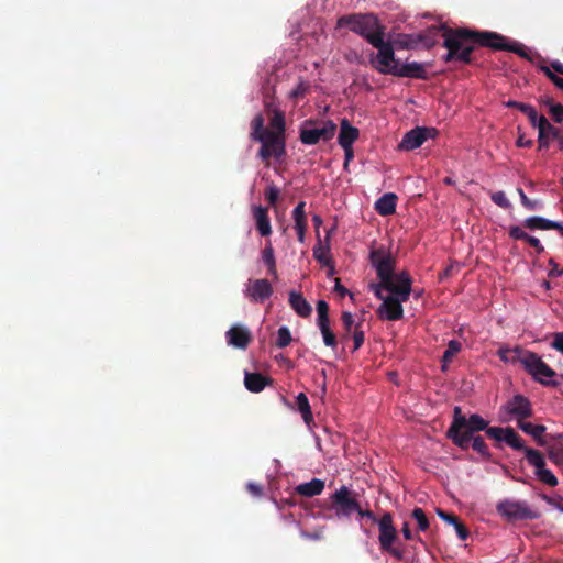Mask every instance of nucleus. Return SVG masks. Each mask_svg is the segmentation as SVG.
Returning <instances> with one entry per match:
<instances>
[{
  "label": "nucleus",
  "instance_id": "obj_1",
  "mask_svg": "<svg viewBox=\"0 0 563 563\" xmlns=\"http://www.w3.org/2000/svg\"><path fill=\"white\" fill-rule=\"evenodd\" d=\"M443 46L448 49L444 60L470 64L475 45L488 47L494 51H506L530 59L528 48L518 42L509 41L506 36L490 31H472L465 27L451 29L441 25Z\"/></svg>",
  "mask_w": 563,
  "mask_h": 563
},
{
  "label": "nucleus",
  "instance_id": "obj_2",
  "mask_svg": "<svg viewBox=\"0 0 563 563\" xmlns=\"http://www.w3.org/2000/svg\"><path fill=\"white\" fill-rule=\"evenodd\" d=\"M488 427V421L482 418L477 413H473L467 419L460 407H455L453 410V420L450 428L446 431V437L452 442L466 450L470 448L472 435L474 432L484 431Z\"/></svg>",
  "mask_w": 563,
  "mask_h": 563
},
{
  "label": "nucleus",
  "instance_id": "obj_3",
  "mask_svg": "<svg viewBox=\"0 0 563 563\" xmlns=\"http://www.w3.org/2000/svg\"><path fill=\"white\" fill-rule=\"evenodd\" d=\"M356 514L361 519L367 518L372 522L377 523L379 531L378 541L382 551L389 553L397 560L404 559V551L395 545L398 541V533L390 512H384L383 516L377 519L372 510L362 509L360 506V510Z\"/></svg>",
  "mask_w": 563,
  "mask_h": 563
},
{
  "label": "nucleus",
  "instance_id": "obj_4",
  "mask_svg": "<svg viewBox=\"0 0 563 563\" xmlns=\"http://www.w3.org/2000/svg\"><path fill=\"white\" fill-rule=\"evenodd\" d=\"M338 27H349L355 34L365 38L371 45L374 38L385 36V26L372 13H352L341 16Z\"/></svg>",
  "mask_w": 563,
  "mask_h": 563
},
{
  "label": "nucleus",
  "instance_id": "obj_5",
  "mask_svg": "<svg viewBox=\"0 0 563 563\" xmlns=\"http://www.w3.org/2000/svg\"><path fill=\"white\" fill-rule=\"evenodd\" d=\"M372 46L377 52H371L368 63L373 69L382 75L396 76L400 60L396 58L395 48L389 41H385V36L374 38Z\"/></svg>",
  "mask_w": 563,
  "mask_h": 563
},
{
  "label": "nucleus",
  "instance_id": "obj_6",
  "mask_svg": "<svg viewBox=\"0 0 563 563\" xmlns=\"http://www.w3.org/2000/svg\"><path fill=\"white\" fill-rule=\"evenodd\" d=\"M521 366L523 369L538 383L543 386H558L559 383L550 380L556 376L552 369L542 358L534 352L526 350L522 354Z\"/></svg>",
  "mask_w": 563,
  "mask_h": 563
},
{
  "label": "nucleus",
  "instance_id": "obj_7",
  "mask_svg": "<svg viewBox=\"0 0 563 563\" xmlns=\"http://www.w3.org/2000/svg\"><path fill=\"white\" fill-rule=\"evenodd\" d=\"M360 505L357 494L342 485L330 496L329 509L334 511L338 519L350 518L360 510Z\"/></svg>",
  "mask_w": 563,
  "mask_h": 563
},
{
  "label": "nucleus",
  "instance_id": "obj_8",
  "mask_svg": "<svg viewBox=\"0 0 563 563\" xmlns=\"http://www.w3.org/2000/svg\"><path fill=\"white\" fill-rule=\"evenodd\" d=\"M497 512L509 521L538 519L540 512L531 509L526 501L504 499L496 505Z\"/></svg>",
  "mask_w": 563,
  "mask_h": 563
},
{
  "label": "nucleus",
  "instance_id": "obj_9",
  "mask_svg": "<svg viewBox=\"0 0 563 563\" xmlns=\"http://www.w3.org/2000/svg\"><path fill=\"white\" fill-rule=\"evenodd\" d=\"M336 125L332 121L314 126L312 121H306L300 130V141L306 145H314L320 141H329L334 136Z\"/></svg>",
  "mask_w": 563,
  "mask_h": 563
},
{
  "label": "nucleus",
  "instance_id": "obj_10",
  "mask_svg": "<svg viewBox=\"0 0 563 563\" xmlns=\"http://www.w3.org/2000/svg\"><path fill=\"white\" fill-rule=\"evenodd\" d=\"M369 261L372 266L375 267L382 284L387 283L395 273L396 261L391 253L386 251L384 246L372 249Z\"/></svg>",
  "mask_w": 563,
  "mask_h": 563
},
{
  "label": "nucleus",
  "instance_id": "obj_11",
  "mask_svg": "<svg viewBox=\"0 0 563 563\" xmlns=\"http://www.w3.org/2000/svg\"><path fill=\"white\" fill-rule=\"evenodd\" d=\"M269 124L273 130L272 133L275 135V141L273 142L269 139V152L271 157L274 156L276 158H280L286 153V142H285V130H286V123H285V117L284 113L275 109L273 111V117L269 120Z\"/></svg>",
  "mask_w": 563,
  "mask_h": 563
},
{
  "label": "nucleus",
  "instance_id": "obj_12",
  "mask_svg": "<svg viewBox=\"0 0 563 563\" xmlns=\"http://www.w3.org/2000/svg\"><path fill=\"white\" fill-rule=\"evenodd\" d=\"M264 122H265V120L262 114H257L252 120L251 137L254 141L261 142L262 146H261L257 155L262 161H265L268 163V161L271 158L269 139L274 142L276 137H275L274 133H272L271 130L265 129Z\"/></svg>",
  "mask_w": 563,
  "mask_h": 563
},
{
  "label": "nucleus",
  "instance_id": "obj_13",
  "mask_svg": "<svg viewBox=\"0 0 563 563\" xmlns=\"http://www.w3.org/2000/svg\"><path fill=\"white\" fill-rule=\"evenodd\" d=\"M525 455L530 465H532L536 471V476L544 484L554 487L558 485V478L548 468H545V461L542 453L536 449L527 448L525 449Z\"/></svg>",
  "mask_w": 563,
  "mask_h": 563
},
{
  "label": "nucleus",
  "instance_id": "obj_14",
  "mask_svg": "<svg viewBox=\"0 0 563 563\" xmlns=\"http://www.w3.org/2000/svg\"><path fill=\"white\" fill-rule=\"evenodd\" d=\"M385 290L393 296H397L400 300H408L412 291V278L408 272L402 271L388 279L387 283L382 284Z\"/></svg>",
  "mask_w": 563,
  "mask_h": 563
},
{
  "label": "nucleus",
  "instance_id": "obj_15",
  "mask_svg": "<svg viewBox=\"0 0 563 563\" xmlns=\"http://www.w3.org/2000/svg\"><path fill=\"white\" fill-rule=\"evenodd\" d=\"M500 411L516 419V421L526 420L532 417V404L526 396L517 394L511 397L501 408Z\"/></svg>",
  "mask_w": 563,
  "mask_h": 563
},
{
  "label": "nucleus",
  "instance_id": "obj_16",
  "mask_svg": "<svg viewBox=\"0 0 563 563\" xmlns=\"http://www.w3.org/2000/svg\"><path fill=\"white\" fill-rule=\"evenodd\" d=\"M244 296L254 303H263L273 295V286L266 278L249 279L245 284Z\"/></svg>",
  "mask_w": 563,
  "mask_h": 563
},
{
  "label": "nucleus",
  "instance_id": "obj_17",
  "mask_svg": "<svg viewBox=\"0 0 563 563\" xmlns=\"http://www.w3.org/2000/svg\"><path fill=\"white\" fill-rule=\"evenodd\" d=\"M486 434L498 442L504 441L514 450L525 451L527 446L520 435L510 427H487Z\"/></svg>",
  "mask_w": 563,
  "mask_h": 563
},
{
  "label": "nucleus",
  "instance_id": "obj_18",
  "mask_svg": "<svg viewBox=\"0 0 563 563\" xmlns=\"http://www.w3.org/2000/svg\"><path fill=\"white\" fill-rule=\"evenodd\" d=\"M407 300H400L399 297L387 295L377 309V314L382 320L397 321L404 317L402 303Z\"/></svg>",
  "mask_w": 563,
  "mask_h": 563
},
{
  "label": "nucleus",
  "instance_id": "obj_19",
  "mask_svg": "<svg viewBox=\"0 0 563 563\" xmlns=\"http://www.w3.org/2000/svg\"><path fill=\"white\" fill-rule=\"evenodd\" d=\"M437 135V130L433 128H416L407 132L400 144L399 148L405 151H411L420 147L424 141L429 137H434Z\"/></svg>",
  "mask_w": 563,
  "mask_h": 563
},
{
  "label": "nucleus",
  "instance_id": "obj_20",
  "mask_svg": "<svg viewBox=\"0 0 563 563\" xmlns=\"http://www.w3.org/2000/svg\"><path fill=\"white\" fill-rule=\"evenodd\" d=\"M543 125L540 133H538L539 150H547L551 141H556L559 148L563 151V134L561 130L552 125L547 119H543Z\"/></svg>",
  "mask_w": 563,
  "mask_h": 563
},
{
  "label": "nucleus",
  "instance_id": "obj_21",
  "mask_svg": "<svg viewBox=\"0 0 563 563\" xmlns=\"http://www.w3.org/2000/svg\"><path fill=\"white\" fill-rule=\"evenodd\" d=\"M225 339L229 345L244 350L252 341V333L245 325L235 324L225 332Z\"/></svg>",
  "mask_w": 563,
  "mask_h": 563
},
{
  "label": "nucleus",
  "instance_id": "obj_22",
  "mask_svg": "<svg viewBox=\"0 0 563 563\" xmlns=\"http://www.w3.org/2000/svg\"><path fill=\"white\" fill-rule=\"evenodd\" d=\"M522 229L533 230H556L563 236V223L545 219L539 216L526 218L522 221Z\"/></svg>",
  "mask_w": 563,
  "mask_h": 563
},
{
  "label": "nucleus",
  "instance_id": "obj_23",
  "mask_svg": "<svg viewBox=\"0 0 563 563\" xmlns=\"http://www.w3.org/2000/svg\"><path fill=\"white\" fill-rule=\"evenodd\" d=\"M358 135L360 131L357 128L352 126L346 119H343L341 121L338 142L340 146L344 150L345 154H349L351 152V147L353 143L358 139Z\"/></svg>",
  "mask_w": 563,
  "mask_h": 563
},
{
  "label": "nucleus",
  "instance_id": "obj_24",
  "mask_svg": "<svg viewBox=\"0 0 563 563\" xmlns=\"http://www.w3.org/2000/svg\"><path fill=\"white\" fill-rule=\"evenodd\" d=\"M395 77H405L412 79H428V71L426 65L418 62H410L399 65Z\"/></svg>",
  "mask_w": 563,
  "mask_h": 563
},
{
  "label": "nucleus",
  "instance_id": "obj_25",
  "mask_svg": "<svg viewBox=\"0 0 563 563\" xmlns=\"http://www.w3.org/2000/svg\"><path fill=\"white\" fill-rule=\"evenodd\" d=\"M252 214L255 221V228L261 236H268L272 233L268 208L263 206H253Z\"/></svg>",
  "mask_w": 563,
  "mask_h": 563
},
{
  "label": "nucleus",
  "instance_id": "obj_26",
  "mask_svg": "<svg viewBox=\"0 0 563 563\" xmlns=\"http://www.w3.org/2000/svg\"><path fill=\"white\" fill-rule=\"evenodd\" d=\"M508 234L512 240L525 241L528 245L533 247L538 254H541L544 252V246L542 245L541 241L538 238L528 234L519 225H510L508 229Z\"/></svg>",
  "mask_w": 563,
  "mask_h": 563
},
{
  "label": "nucleus",
  "instance_id": "obj_27",
  "mask_svg": "<svg viewBox=\"0 0 563 563\" xmlns=\"http://www.w3.org/2000/svg\"><path fill=\"white\" fill-rule=\"evenodd\" d=\"M292 218L295 220V229L297 231L298 241L303 242L307 230V216L306 202L300 201L292 210Z\"/></svg>",
  "mask_w": 563,
  "mask_h": 563
},
{
  "label": "nucleus",
  "instance_id": "obj_28",
  "mask_svg": "<svg viewBox=\"0 0 563 563\" xmlns=\"http://www.w3.org/2000/svg\"><path fill=\"white\" fill-rule=\"evenodd\" d=\"M272 383V379L264 376L261 373H245L244 385L247 390L252 393L262 391L267 385Z\"/></svg>",
  "mask_w": 563,
  "mask_h": 563
},
{
  "label": "nucleus",
  "instance_id": "obj_29",
  "mask_svg": "<svg viewBox=\"0 0 563 563\" xmlns=\"http://www.w3.org/2000/svg\"><path fill=\"white\" fill-rule=\"evenodd\" d=\"M289 305L302 318H308L312 312L310 303L300 292L294 290L289 292Z\"/></svg>",
  "mask_w": 563,
  "mask_h": 563
},
{
  "label": "nucleus",
  "instance_id": "obj_30",
  "mask_svg": "<svg viewBox=\"0 0 563 563\" xmlns=\"http://www.w3.org/2000/svg\"><path fill=\"white\" fill-rule=\"evenodd\" d=\"M324 486V481L312 478L310 482L296 486L295 492L302 497H314L323 492Z\"/></svg>",
  "mask_w": 563,
  "mask_h": 563
},
{
  "label": "nucleus",
  "instance_id": "obj_31",
  "mask_svg": "<svg viewBox=\"0 0 563 563\" xmlns=\"http://www.w3.org/2000/svg\"><path fill=\"white\" fill-rule=\"evenodd\" d=\"M397 196L393 192L384 194L376 202L375 210L380 216H390L396 212Z\"/></svg>",
  "mask_w": 563,
  "mask_h": 563
},
{
  "label": "nucleus",
  "instance_id": "obj_32",
  "mask_svg": "<svg viewBox=\"0 0 563 563\" xmlns=\"http://www.w3.org/2000/svg\"><path fill=\"white\" fill-rule=\"evenodd\" d=\"M517 427L522 430L525 433L531 435L540 445L544 443L542 435L547 431L545 426L543 424H533L531 422H527L525 420H520L517 422Z\"/></svg>",
  "mask_w": 563,
  "mask_h": 563
},
{
  "label": "nucleus",
  "instance_id": "obj_33",
  "mask_svg": "<svg viewBox=\"0 0 563 563\" xmlns=\"http://www.w3.org/2000/svg\"><path fill=\"white\" fill-rule=\"evenodd\" d=\"M525 352L526 350L520 346H516L514 349L501 346L497 351V355L504 362L512 364L519 363L521 365L522 354Z\"/></svg>",
  "mask_w": 563,
  "mask_h": 563
},
{
  "label": "nucleus",
  "instance_id": "obj_34",
  "mask_svg": "<svg viewBox=\"0 0 563 563\" xmlns=\"http://www.w3.org/2000/svg\"><path fill=\"white\" fill-rule=\"evenodd\" d=\"M262 260L264 264L267 266L268 274L272 275L274 278H277V269H276V260L274 255V249L268 242L265 246V249L262 252Z\"/></svg>",
  "mask_w": 563,
  "mask_h": 563
},
{
  "label": "nucleus",
  "instance_id": "obj_35",
  "mask_svg": "<svg viewBox=\"0 0 563 563\" xmlns=\"http://www.w3.org/2000/svg\"><path fill=\"white\" fill-rule=\"evenodd\" d=\"M462 344L456 340H451L448 343V347L442 355V369L445 371L449 363L452 362L453 357L461 351Z\"/></svg>",
  "mask_w": 563,
  "mask_h": 563
},
{
  "label": "nucleus",
  "instance_id": "obj_36",
  "mask_svg": "<svg viewBox=\"0 0 563 563\" xmlns=\"http://www.w3.org/2000/svg\"><path fill=\"white\" fill-rule=\"evenodd\" d=\"M330 246H323L321 242L313 246V257L322 265L330 266L331 257L329 255Z\"/></svg>",
  "mask_w": 563,
  "mask_h": 563
},
{
  "label": "nucleus",
  "instance_id": "obj_37",
  "mask_svg": "<svg viewBox=\"0 0 563 563\" xmlns=\"http://www.w3.org/2000/svg\"><path fill=\"white\" fill-rule=\"evenodd\" d=\"M296 401H297L298 410L302 415L303 420L306 422H309L312 419V412H311L308 397L303 393H300L297 396Z\"/></svg>",
  "mask_w": 563,
  "mask_h": 563
},
{
  "label": "nucleus",
  "instance_id": "obj_38",
  "mask_svg": "<svg viewBox=\"0 0 563 563\" xmlns=\"http://www.w3.org/2000/svg\"><path fill=\"white\" fill-rule=\"evenodd\" d=\"M318 325L321 331L324 344L331 349H335L338 345V340H336V335L330 329V322L318 324Z\"/></svg>",
  "mask_w": 563,
  "mask_h": 563
},
{
  "label": "nucleus",
  "instance_id": "obj_39",
  "mask_svg": "<svg viewBox=\"0 0 563 563\" xmlns=\"http://www.w3.org/2000/svg\"><path fill=\"white\" fill-rule=\"evenodd\" d=\"M442 31L440 27H430L427 33L418 34V36H421L420 44H422L426 48H431L437 44V35L438 32Z\"/></svg>",
  "mask_w": 563,
  "mask_h": 563
},
{
  "label": "nucleus",
  "instance_id": "obj_40",
  "mask_svg": "<svg viewBox=\"0 0 563 563\" xmlns=\"http://www.w3.org/2000/svg\"><path fill=\"white\" fill-rule=\"evenodd\" d=\"M517 192L520 197V202L521 205L529 211H534V210H539V209H542L543 208V202L541 200H538V199H530L526 194L525 191L522 190V188H517Z\"/></svg>",
  "mask_w": 563,
  "mask_h": 563
},
{
  "label": "nucleus",
  "instance_id": "obj_41",
  "mask_svg": "<svg viewBox=\"0 0 563 563\" xmlns=\"http://www.w3.org/2000/svg\"><path fill=\"white\" fill-rule=\"evenodd\" d=\"M341 319H342L343 328L345 331L342 334V340L345 341L350 338L351 332H352V330L354 331V327L356 324H354V318H353L352 313L349 311H343Z\"/></svg>",
  "mask_w": 563,
  "mask_h": 563
},
{
  "label": "nucleus",
  "instance_id": "obj_42",
  "mask_svg": "<svg viewBox=\"0 0 563 563\" xmlns=\"http://www.w3.org/2000/svg\"><path fill=\"white\" fill-rule=\"evenodd\" d=\"M291 340L290 330L286 325L280 327L277 331L276 346L284 349L290 344Z\"/></svg>",
  "mask_w": 563,
  "mask_h": 563
},
{
  "label": "nucleus",
  "instance_id": "obj_43",
  "mask_svg": "<svg viewBox=\"0 0 563 563\" xmlns=\"http://www.w3.org/2000/svg\"><path fill=\"white\" fill-rule=\"evenodd\" d=\"M474 451L479 453L484 459H489L490 453L488 451V448L484 441V439L481 435H477L475 438L472 437L471 444H470Z\"/></svg>",
  "mask_w": 563,
  "mask_h": 563
},
{
  "label": "nucleus",
  "instance_id": "obj_44",
  "mask_svg": "<svg viewBox=\"0 0 563 563\" xmlns=\"http://www.w3.org/2000/svg\"><path fill=\"white\" fill-rule=\"evenodd\" d=\"M412 518L417 521L418 529L420 531H426L429 528V520H428L423 509L418 508V507L415 508L412 510Z\"/></svg>",
  "mask_w": 563,
  "mask_h": 563
},
{
  "label": "nucleus",
  "instance_id": "obj_45",
  "mask_svg": "<svg viewBox=\"0 0 563 563\" xmlns=\"http://www.w3.org/2000/svg\"><path fill=\"white\" fill-rule=\"evenodd\" d=\"M492 201L503 209H510L511 202L508 200L506 194L501 190L495 191L490 195Z\"/></svg>",
  "mask_w": 563,
  "mask_h": 563
},
{
  "label": "nucleus",
  "instance_id": "obj_46",
  "mask_svg": "<svg viewBox=\"0 0 563 563\" xmlns=\"http://www.w3.org/2000/svg\"><path fill=\"white\" fill-rule=\"evenodd\" d=\"M361 328H362V323L360 322L354 327V331L352 333L353 352L361 349V346L363 345L364 340H365V333Z\"/></svg>",
  "mask_w": 563,
  "mask_h": 563
},
{
  "label": "nucleus",
  "instance_id": "obj_47",
  "mask_svg": "<svg viewBox=\"0 0 563 563\" xmlns=\"http://www.w3.org/2000/svg\"><path fill=\"white\" fill-rule=\"evenodd\" d=\"M529 121H530V124L533 126V128H538V133H540L541 131V128L543 125V119H547L544 115H539L537 110L531 107L530 109H528V111L525 113Z\"/></svg>",
  "mask_w": 563,
  "mask_h": 563
},
{
  "label": "nucleus",
  "instance_id": "obj_48",
  "mask_svg": "<svg viewBox=\"0 0 563 563\" xmlns=\"http://www.w3.org/2000/svg\"><path fill=\"white\" fill-rule=\"evenodd\" d=\"M421 36L418 34L404 35V37L398 41L400 47L406 49H413L420 44Z\"/></svg>",
  "mask_w": 563,
  "mask_h": 563
},
{
  "label": "nucleus",
  "instance_id": "obj_49",
  "mask_svg": "<svg viewBox=\"0 0 563 563\" xmlns=\"http://www.w3.org/2000/svg\"><path fill=\"white\" fill-rule=\"evenodd\" d=\"M318 324L329 323V306L324 300L317 302Z\"/></svg>",
  "mask_w": 563,
  "mask_h": 563
},
{
  "label": "nucleus",
  "instance_id": "obj_50",
  "mask_svg": "<svg viewBox=\"0 0 563 563\" xmlns=\"http://www.w3.org/2000/svg\"><path fill=\"white\" fill-rule=\"evenodd\" d=\"M539 69L561 90H563V78L554 74L548 66L541 65Z\"/></svg>",
  "mask_w": 563,
  "mask_h": 563
},
{
  "label": "nucleus",
  "instance_id": "obj_51",
  "mask_svg": "<svg viewBox=\"0 0 563 563\" xmlns=\"http://www.w3.org/2000/svg\"><path fill=\"white\" fill-rule=\"evenodd\" d=\"M265 198L271 206H275L279 198V189L275 185H271L265 190Z\"/></svg>",
  "mask_w": 563,
  "mask_h": 563
},
{
  "label": "nucleus",
  "instance_id": "obj_52",
  "mask_svg": "<svg viewBox=\"0 0 563 563\" xmlns=\"http://www.w3.org/2000/svg\"><path fill=\"white\" fill-rule=\"evenodd\" d=\"M550 113L555 122H563V106L561 103H551Z\"/></svg>",
  "mask_w": 563,
  "mask_h": 563
},
{
  "label": "nucleus",
  "instance_id": "obj_53",
  "mask_svg": "<svg viewBox=\"0 0 563 563\" xmlns=\"http://www.w3.org/2000/svg\"><path fill=\"white\" fill-rule=\"evenodd\" d=\"M549 459L556 465L563 466V449H551L549 450Z\"/></svg>",
  "mask_w": 563,
  "mask_h": 563
},
{
  "label": "nucleus",
  "instance_id": "obj_54",
  "mask_svg": "<svg viewBox=\"0 0 563 563\" xmlns=\"http://www.w3.org/2000/svg\"><path fill=\"white\" fill-rule=\"evenodd\" d=\"M551 347L563 355V332H555L551 342Z\"/></svg>",
  "mask_w": 563,
  "mask_h": 563
},
{
  "label": "nucleus",
  "instance_id": "obj_55",
  "mask_svg": "<svg viewBox=\"0 0 563 563\" xmlns=\"http://www.w3.org/2000/svg\"><path fill=\"white\" fill-rule=\"evenodd\" d=\"M549 265L551 266V269L548 273L550 278H555L563 275V268H559L558 263L553 258L549 260Z\"/></svg>",
  "mask_w": 563,
  "mask_h": 563
},
{
  "label": "nucleus",
  "instance_id": "obj_56",
  "mask_svg": "<svg viewBox=\"0 0 563 563\" xmlns=\"http://www.w3.org/2000/svg\"><path fill=\"white\" fill-rule=\"evenodd\" d=\"M453 527L455 528L456 534L461 540L464 541L468 538V529L460 521V519L457 520L456 523L453 525Z\"/></svg>",
  "mask_w": 563,
  "mask_h": 563
},
{
  "label": "nucleus",
  "instance_id": "obj_57",
  "mask_svg": "<svg viewBox=\"0 0 563 563\" xmlns=\"http://www.w3.org/2000/svg\"><path fill=\"white\" fill-rule=\"evenodd\" d=\"M308 92V85L299 82L297 87L290 92L291 98H302Z\"/></svg>",
  "mask_w": 563,
  "mask_h": 563
},
{
  "label": "nucleus",
  "instance_id": "obj_58",
  "mask_svg": "<svg viewBox=\"0 0 563 563\" xmlns=\"http://www.w3.org/2000/svg\"><path fill=\"white\" fill-rule=\"evenodd\" d=\"M437 514H438V516H439L442 520L446 521L448 523H450V525H452V526H453L454 523H456V522H457V520H459V518H457L454 514L446 512V511H444V510H442V509H438V510H437Z\"/></svg>",
  "mask_w": 563,
  "mask_h": 563
},
{
  "label": "nucleus",
  "instance_id": "obj_59",
  "mask_svg": "<svg viewBox=\"0 0 563 563\" xmlns=\"http://www.w3.org/2000/svg\"><path fill=\"white\" fill-rule=\"evenodd\" d=\"M505 106L508 107V108L518 109L522 113H526L528 111V109H530L532 107V106H530L528 103H522V102L515 101V100L507 101L505 103Z\"/></svg>",
  "mask_w": 563,
  "mask_h": 563
},
{
  "label": "nucleus",
  "instance_id": "obj_60",
  "mask_svg": "<svg viewBox=\"0 0 563 563\" xmlns=\"http://www.w3.org/2000/svg\"><path fill=\"white\" fill-rule=\"evenodd\" d=\"M246 489L253 496L260 497L263 495V486L255 483H247Z\"/></svg>",
  "mask_w": 563,
  "mask_h": 563
},
{
  "label": "nucleus",
  "instance_id": "obj_61",
  "mask_svg": "<svg viewBox=\"0 0 563 563\" xmlns=\"http://www.w3.org/2000/svg\"><path fill=\"white\" fill-rule=\"evenodd\" d=\"M301 536L303 538L310 539V540H321L323 538V530L319 529V530H316L313 532L302 531Z\"/></svg>",
  "mask_w": 563,
  "mask_h": 563
},
{
  "label": "nucleus",
  "instance_id": "obj_62",
  "mask_svg": "<svg viewBox=\"0 0 563 563\" xmlns=\"http://www.w3.org/2000/svg\"><path fill=\"white\" fill-rule=\"evenodd\" d=\"M371 288H372V290L374 291V295H375L378 299H380L382 301H384V298H385L386 296H384V295H383V290H385V287H384V286H382V280H379V283H378V284H376V285H374V284H373V285H371Z\"/></svg>",
  "mask_w": 563,
  "mask_h": 563
},
{
  "label": "nucleus",
  "instance_id": "obj_63",
  "mask_svg": "<svg viewBox=\"0 0 563 563\" xmlns=\"http://www.w3.org/2000/svg\"><path fill=\"white\" fill-rule=\"evenodd\" d=\"M334 291L339 292L342 297L346 294L350 295L351 299L354 297V295L349 292V290L341 284L339 278L335 279Z\"/></svg>",
  "mask_w": 563,
  "mask_h": 563
},
{
  "label": "nucleus",
  "instance_id": "obj_64",
  "mask_svg": "<svg viewBox=\"0 0 563 563\" xmlns=\"http://www.w3.org/2000/svg\"><path fill=\"white\" fill-rule=\"evenodd\" d=\"M532 140H527L523 134H519L516 145L518 147H530L532 145Z\"/></svg>",
  "mask_w": 563,
  "mask_h": 563
}]
</instances>
